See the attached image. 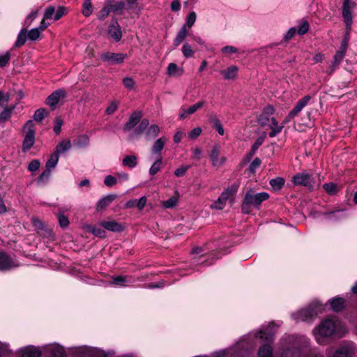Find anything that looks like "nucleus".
<instances>
[{
  "label": "nucleus",
  "instance_id": "f257e3e1",
  "mask_svg": "<svg viewBox=\"0 0 357 357\" xmlns=\"http://www.w3.org/2000/svg\"><path fill=\"white\" fill-rule=\"evenodd\" d=\"M282 357H323L321 355L303 356L306 349L303 347V341L301 337L295 335H289L281 341Z\"/></svg>",
  "mask_w": 357,
  "mask_h": 357
},
{
  "label": "nucleus",
  "instance_id": "f03ea898",
  "mask_svg": "<svg viewBox=\"0 0 357 357\" xmlns=\"http://www.w3.org/2000/svg\"><path fill=\"white\" fill-rule=\"evenodd\" d=\"M340 328V323L335 319H326L316 326L312 333L317 342L325 344L326 339L336 334Z\"/></svg>",
  "mask_w": 357,
  "mask_h": 357
},
{
  "label": "nucleus",
  "instance_id": "7ed1b4c3",
  "mask_svg": "<svg viewBox=\"0 0 357 357\" xmlns=\"http://www.w3.org/2000/svg\"><path fill=\"white\" fill-rule=\"evenodd\" d=\"M275 333V324L273 323L270 324L265 329H261L255 333L254 337L256 340L265 342V344L260 347L258 351L259 357H272L273 350L270 344L273 340Z\"/></svg>",
  "mask_w": 357,
  "mask_h": 357
},
{
  "label": "nucleus",
  "instance_id": "20e7f679",
  "mask_svg": "<svg viewBox=\"0 0 357 357\" xmlns=\"http://www.w3.org/2000/svg\"><path fill=\"white\" fill-rule=\"evenodd\" d=\"M324 308L318 303H312L307 307L303 308L293 314L296 321H312L318 314L322 313Z\"/></svg>",
  "mask_w": 357,
  "mask_h": 357
},
{
  "label": "nucleus",
  "instance_id": "39448f33",
  "mask_svg": "<svg viewBox=\"0 0 357 357\" xmlns=\"http://www.w3.org/2000/svg\"><path fill=\"white\" fill-rule=\"evenodd\" d=\"M357 347L352 342H343L333 351L328 349L327 357H355Z\"/></svg>",
  "mask_w": 357,
  "mask_h": 357
},
{
  "label": "nucleus",
  "instance_id": "423d86ee",
  "mask_svg": "<svg viewBox=\"0 0 357 357\" xmlns=\"http://www.w3.org/2000/svg\"><path fill=\"white\" fill-rule=\"evenodd\" d=\"M24 140L22 145L23 152L28 151L35 143L36 126L33 121L29 120L23 127Z\"/></svg>",
  "mask_w": 357,
  "mask_h": 357
},
{
  "label": "nucleus",
  "instance_id": "0eeeda50",
  "mask_svg": "<svg viewBox=\"0 0 357 357\" xmlns=\"http://www.w3.org/2000/svg\"><path fill=\"white\" fill-rule=\"evenodd\" d=\"M292 181L296 185H303L312 190L315 181L312 176L306 172L298 173L292 177Z\"/></svg>",
  "mask_w": 357,
  "mask_h": 357
},
{
  "label": "nucleus",
  "instance_id": "6e6552de",
  "mask_svg": "<svg viewBox=\"0 0 357 357\" xmlns=\"http://www.w3.org/2000/svg\"><path fill=\"white\" fill-rule=\"evenodd\" d=\"M127 57L126 54L110 52H104L100 54V59L102 61L108 62L112 65L121 64Z\"/></svg>",
  "mask_w": 357,
  "mask_h": 357
},
{
  "label": "nucleus",
  "instance_id": "1a4fd4ad",
  "mask_svg": "<svg viewBox=\"0 0 357 357\" xmlns=\"http://www.w3.org/2000/svg\"><path fill=\"white\" fill-rule=\"evenodd\" d=\"M311 99L310 96H305L303 98L300 99L294 107L289 112L288 115L285 117L284 120V123H287L289 122L292 119H294L296 116H297L299 112L302 110V109L306 106V105L309 102Z\"/></svg>",
  "mask_w": 357,
  "mask_h": 357
},
{
  "label": "nucleus",
  "instance_id": "9d476101",
  "mask_svg": "<svg viewBox=\"0 0 357 357\" xmlns=\"http://www.w3.org/2000/svg\"><path fill=\"white\" fill-rule=\"evenodd\" d=\"M354 3L351 0H344L342 6V17L348 31L350 30L352 24L351 10L354 8Z\"/></svg>",
  "mask_w": 357,
  "mask_h": 357
},
{
  "label": "nucleus",
  "instance_id": "9b49d317",
  "mask_svg": "<svg viewBox=\"0 0 357 357\" xmlns=\"http://www.w3.org/2000/svg\"><path fill=\"white\" fill-rule=\"evenodd\" d=\"M245 197L246 199V202L250 203L251 206H258L264 201L268 199L269 196L266 192H259L255 194L252 191H248L246 192Z\"/></svg>",
  "mask_w": 357,
  "mask_h": 357
},
{
  "label": "nucleus",
  "instance_id": "f8f14e48",
  "mask_svg": "<svg viewBox=\"0 0 357 357\" xmlns=\"http://www.w3.org/2000/svg\"><path fill=\"white\" fill-rule=\"evenodd\" d=\"M17 266L18 264L10 256L0 251V271H8Z\"/></svg>",
  "mask_w": 357,
  "mask_h": 357
},
{
  "label": "nucleus",
  "instance_id": "ddd939ff",
  "mask_svg": "<svg viewBox=\"0 0 357 357\" xmlns=\"http://www.w3.org/2000/svg\"><path fill=\"white\" fill-rule=\"evenodd\" d=\"M275 109L271 105L266 106L261 112V114L258 116L257 121L261 126H265L268 124L270 121H271V116L274 114Z\"/></svg>",
  "mask_w": 357,
  "mask_h": 357
},
{
  "label": "nucleus",
  "instance_id": "4468645a",
  "mask_svg": "<svg viewBox=\"0 0 357 357\" xmlns=\"http://www.w3.org/2000/svg\"><path fill=\"white\" fill-rule=\"evenodd\" d=\"M66 96V92L64 89H58L47 97L46 103L51 107H54L59 102V100L64 98Z\"/></svg>",
  "mask_w": 357,
  "mask_h": 357
},
{
  "label": "nucleus",
  "instance_id": "2eb2a0df",
  "mask_svg": "<svg viewBox=\"0 0 357 357\" xmlns=\"http://www.w3.org/2000/svg\"><path fill=\"white\" fill-rule=\"evenodd\" d=\"M142 112L139 111H135L130 116L128 121L124 125L123 130L125 132H128L134 128L137 123L139 122L142 118Z\"/></svg>",
  "mask_w": 357,
  "mask_h": 357
},
{
  "label": "nucleus",
  "instance_id": "dca6fc26",
  "mask_svg": "<svg viewBox=\"0 0 357 357\" xmlns=\"http://www.w3.org/2000/svg\"><path fill=\"white\" fill-rule=\"evenodd\" d=\"M220 148L219 144H215L211 150L210 158L213 166H220L226 160L225 157H222L220 160L219 159Z\"/></svg>",
  "mask_w": 357,
  "mask_h": 357
},
{
  "label": "nucleus",
  "instance_id": "f3484780",
  "mask_svg": "<svg viewBox=\"0 0 357 357\" xmlns=\"http://www.w3.org/2000/svg\"><path fill=\"white\" fill-rule=\"evenodd\" d=\"M108 33L116 41H119L121 40L122 37V32L116 19L112 20V23L109 26Z\"/></svg>",
  "mask_w": 357,
  "mask_h": 357
},
{
  "label": "nucleus",
  "instance_id": "a211bd4d",
  "mask_svg": "<svg viewBox=\"0 0 357 357\" xmlns=\"http://www.w3.org/2000/svg\"><path fill=\"white\" fill-rule=\"evenodd\" d=\"M100 225L104 229L114 232H121L124 229L123 226L115 220L102 221Z\"/></svg>",
  "mask_w": 357,
  "mask_h": 357
},
{
  "label": "nucleus",
  "instance_id": "6ab92c4d",
  "mask_svg": "<svg viewBox=\"0 0 357 357\" xmlns=\"http://www.w3.org/2000/svg\"><path fill=\"white\" fill-rule=\"evenodd\" d=\"M205 104V102L204 100L199 101L198 102L195 103L193 105H191L188 109H181V112L179 114V118L181 119H185L187 115L192 114H194L197 109L202 108Z\"/></svg>",
  "mask_w": 357,
  "mask_h": 357
},
{
  "label": "nucleus",
  "instance_id": "aec40b11",
  "mask_svg": "<svg viewBox=\"0 0 357 357\" xmlns=\"http://www.w3.org/2000/svg\"><path fill=\"white\" fill-rule=\"evenodd\" d=\"M47 351L51 357H66L64 349L58 344L48 346Z\"/></svg>",
  "mask_w": 357,
  "mask_h": 357
},
{
  "label": "nucleus",
  "instance_id": "412c9836",
  "mask_svg": "<svg viewBox=\"0 0 357 357\" xmlns=\"http://www.w3.org/2000/svg\"><path fill=\"white\" fill-rule=\"evenodd\" d=\"M116 198V195L112 194L105 196L102 199H100L97 203L96 210L98 211H100L108 206Z\"/></svg>",
  "mask_w": 357,
  "mask_h": 357
},
{
  "label": "nucleus",
  "instance_id": "4be33fe9",
  "mask_svg": "<svg viewBox=\"0 0 357 357\" xmlns=\"http://www.w3.org/2000/svg\"><path fill=\"white\" fill-rule=\"evenodd\" d=\"M238 68L236 66L232 65L225 70L220 71L221 75L225 79H234L237 75Z\"/></svg>",
  "mask_w": 357,
  "mask_h": 357
},
{
  "label": "nucleus",
  "instance_id": "5701e85b",
  "mask_svg": "<svg viewBox=\"0 0 357 357\" xmlns=\"http://www.w3.org/2000/svg\"><path fill=\"white\" fill-rule=\"evenodd\" d=\"M41 354V351L33 346L26 347L22 353V357H40Z\"/></svg>",
  "mask_w": 357,
  "mask_h": 357
},
{
  "label": "nucleus",
  "instance_id": "b1692460",
  "mask_svg": "<svg viewBox=\"0 0 357 357\" xmlns=\"http://www.w3.org/2000/svg\"><path fill=\"white\" fill-rule=\"evenodd\" d=\"M111 13L121 14L125 8V3L123 1H115L114 0H107Z\"/></svg>",
  "mask_w": 357,
  "mask_h": 357
},
{
  "label": "nucleus",
  "instance_id": "393cba45",
  "mask_svg": "<svg viewBox=\"0 0 357 357\" xmlns=\"http://www.w3.org/2000/svg\"><path fill=\"white\" fill-rule=\"evenodd\" d=\"M331 306L333 311L340 312L345 307V300L340 297H336L331 300Z\"/></svg>",
  "mask_w": 357,
  "mask_h": 357
},
{
  "label": "nucleus",
  "instance_id": "a878e982",
  "mask_svg": "<svg viewBox=\"0 0 357 357\" xmlns=\"http://www.w3.org/2000/svg\"><path fill=\"white\" fill-rule=\"evenodd\" d=\"M2 108L3 110L1 112H0V123H5L10 119L13 111L15 109V106L11 105L10 107H4Z\"/></svg>",
  "mask_w": 357,
  "mask_h": 357
},
{
  "label": "nucleus",
  "instance_id": "bb28decb",
  "mask_svg": "<svg viewBox=\"0 0 357 357\" xmlns=\"http://www.w3.org/2000/svg\"><path fill=\"white\" fill-rule=\"evenodd\" d=\"M72 146L71 142L70 139H65L62 140L56 148L54 153H57V155H59L61 153H63L68 150H69Z\"/></svg>",
  "mask_w": 357,
  "mask_h": 357
},
{
  "label": "nucleus",
  "instance_id": "cd10ccee",
  "mask_svg": "<svg viewBox=\"0 0 357 357\" xmlns=\"http://www.w3.org/2000/svg\"><path fill=\"white\" fill-rule=\"evenodd\" d=\"M346 55V52L341 50H337L333 56V61H331L332 70H334L342 62Z\"/></svg>",
  "mask_w": 357,
  "mask_h": 357
},
{
  "label": "nucleus",
  "instance_id": "c85d7f7f",
  "mask_svg": "<svg viewBox=\"0 0 357 357\" xmlns=\"http://www.w3.org/2000/svg\"><path fill=\"white\" fill-rule=\"evenodd\" d=\"M238 188V185L234 183L231 185L230 187H229L227 189H226L225 191H223L220 197L222 199H224L225 202H227V200L231 197L233 195H234Z\"/></svg>",
  "mask_w": 357,
  "mask_h": 357
},
{
  "label": "nucleus",
  "instance_id": "c756f323",
  "mask_svg": "<svg viewBox=\"0 0 357 357\" xmlns=\"http://www.w3.org/2000/svg\"><path fill=\"white\" fill-rule=\"evenodd\" d=\"M167 139L166 137H160L158 139L152 147V152L154 154H160L161 151L164 148V146L165 143L167 142Z\"/></svg>",
  "mask_w": 357,
  "mask_h": 357
},
{
  "label": "nucleus",
  "instance_id": "7c9ffc66",
  "mask_svg": "<svg viewBox=\"0 0 357 357\" xmlns=\"http://www.w3.org/2000/svg\"><path fill=\"white\" fill-rule=\"evenodd\" d=\"M209 121L212 126L217 130L218 132L220 135H224V128L222 126V123L215 114H211L210 116Z\"/></svg>",
  "mask_w": 357,
  "mask_h": 357
},
{
  "label": "nucleus",
  "instance_id": "2f4dec72",
  "mask_svg": "<svg viewBox=\"0 0 357 357\" xmlns=\"http://www.w3.org/2000/svg\"><path fill=\"white\" fill-rule=\"evenodd\" d=\"M89 144V138L86 135H79L74 140V145L79 149L85 148Z\"/></svg>",
  "mask_w": 357,
  "mask_h": 357
},
{
  "label": "nucleus",
  "instance_id": "473e14b6",
  "mask_svg": "<svg viewBox=\"0 0 357 357\" xmlns=\"http://www.w3.org/2000/svg\"><path fill=\"white\" fill-rule=\"evenodd\" d=\"M187 36V30L186 25H183L180 31H178L176 37L174 40V45L175 47H178L186 38Z\"/></svg>",
  "mask_w": 357,
  "mask_h": 357
},
{
  "label": "nucleus",
  "instance_id": "72a5a7b5",
  "mask_svg": "<svg viewBox=\"0 0 357 357\" xmlns=\"http://www.w3.org/2000/svg\"><path fill=\"white\" fill-rule=\"evenodd\" d=\"M323 188L328 194L331 195L337 194L340 190V187L333 182L324 183L323 185Z\"/></svg>",
  "mask_w": 357,
  "mask_h": 357
},
{
  "label": "nucleus",
  "instance_id": "f704fd0d",
  "mask_svg": "<svg viewBox=\"0 0 357 357\" xmlns=\"http://www.w3.org/2000/svg\"><path fill=\"white\" fill-rule=\"evenodd\" d=\"M160 128L158 127V126L155 124H152L148 127L147 130L146 132V137L149 139L155 138L158 136Z\"/></svg>",
  "mask_w": 357,
  "mask_h": 357
},
{
  "label": "nucleus",
  "instance_id": "c9c22d12",
  "mask_svg": "<svg viewBox=\"0 0 357 357\" xmlns=\"http://www.w3.org/2000/svg\"><path fill=\"white\" fill-rule=\"evenodd\" d=\"M132 281V278L129 276L119 275L113 278L112 284L118 286H124L125 283L131 282Z\"/></svg>",
  "mask_w": 357,
  "mask_h": 357
},
{
  "label": "nucleus",
  "instance_id": "e433bc0d",
  "mask_svg": "<svg viewBox=\"0 0 357 357\" xmlns=\"http://www.w3.org/2000/svg\"><path fill=\"white\" fill-rule=\"evenodd\" d=\"M183 73V70L178 69L177 65L174 63H170L167 67V74L169 76L176 77L180 76Z\"/></svg>",
  "mask_w": 357,
  "mask_h": 357
},
{
  "label": "nucleus",
  "instance_id": "4c0bfd02",
  "mask_svg": "<svg viewBox=\"0 0 357 357\" xmlns=\"http://www.w3.org/2000/svg\"><path fill=\"white\" fill-rule=\"evenodd\" d=\"M137 160L135 155H127L123 159L122 164L125 167L133 168L137 165Z\"/></svg>",
  "mask_w": 357,
  "mask_h": 357
},
{
  "label": "nucleus",
  "instance_id": "58836bf2",
  "mask_svg": "<svg viewBox=\"0 0 357 357\" xmlns=\"http://www.w3.org/2000/svg\"><path fill=\"white\" fill-rule=\"evenodd\" d=\"M149 126V121L147 119H144L140 121L139 125L135 128L134 130L135 135H141L145 130H147V128Z\"/></svg>",
  "mask_w": 357,
  "mask_h": 357
},
{
  "label": "nucleus",
  "instance_id": "ea45409f",
  "mask_svg": "<svg viewBox=\"0 0 357 357\" xmlns=\"http://www.w3.org/2000/svg\"><path fill=\"white\" fill-rule=\"evenodd\" d=\"M59 156L57 155V153H53L50 155V158L47 160L46 163V168L48 169H52L54 168L59 161Z\"/></svg>",
  "mask_w": 357,
  "mask_h": 357
},
{
  "label": "nucleus",
  "instance_id": "a19ab883",
  "mask_svg": "<svg viewBox=\"0 0 357 357\" xmlns=\"http://www.w3.org/2000/svg\"><path fill=\"white\" fill-rule=\"evenodd\" d=\"M87 230L92 233L94 236H98L99 238H105L106 236V232L104 229L98 227H95L93 226H88Z\"/></svg>",
  "mask_w": 357,
  "mask_h": 357
},
{
  "label": "nucleus",
  "instance_id": "79ce46f5",
  "mask_svg": "<svg viewBox=\"0 0 357 357\" xmlns=\"http://www.w3.org/2000/svg\"><path fill=\"white\" fill-rule=\"evenodd\" d=\"M110 13V8L107 0L105 2L102 8L100 10L99 13L98 18L101 20H103L108 17Z\"/></svg>",
  "mask_w": 357,
  "mask_h": 357
},
{
  "label": "nucleus",
  "instance_id": "37998d69",
  "mask_svg": "<svg viewBox=\"0 0 357 357\" xmlns=\"http://www.w3.org/2000/svg\"><path fill=\"white\" fill-rule=\"evenodd\" d=\"M161 166H162V158L159 157L151 167V168L149 169L150 174L155 175V174H157L161 169Z\"/></svg>",
  "mask_w": 357,
  "mask_h": 357
},
{
  "label": "nucleus",
  "instance_id": "c03bdc74",
  "mask_svg": "<svg viewBox=\"0 0 357 357\" xmlns=\"http://www.w3.org/2000/svg\"><path fill=\"white\" fill-rule=\"evenodd\" d=\"M26 31L25 29L21 30L15 42V47H20L23 45L26 42Z\"/></svg>",
  "mask_w": 357,
  "mask_h": 357
},
{
  "label": "nucleus",
  "instance_id": "a18cd8bd",
  "mask_svg": "<svg viewBox=\"0 0 357 357\" xmlns=\"http://www.w3.org/2000/svg\"><path fill=\"white\" fill-rule=\"evenodd\" d=\"M92 13V4L90 0H85L82 6V14L89 17Z\"/></svg>",
  "mask_w": 357,
  "mask_h": 357
},
{
  "label": "nucleus",
  "instance_id": "49530a36",
  "mask_svg": "<svg viewBox=\"0 0 357 357\" xmlns=\"http://www.w3.org/2000/svg\"><path fill=\"white\" fill-rule=\"evenodd\" d=\"M269 183L273 188L279 190L284 185V180L280 177H278L275 179H271Z\"/></svg>",
  "mask_w": 357,
  "mask_h": 357
},
{
  "label": "nucleus",
  "instance_id": "de8ad7c7",
  "mask_svg": "<svg viewBox=\"0 0 357 357\" xmlns=\"http://www.w3.org/2000/svg\"><path fill=\"white\" fill-rule=\"evenodd\" d=\"M47 114V112L45 108H40L35 112L33 119L36 121L40 122Z\"/></svg>",
  "mask_w": 357,
  "mask_h": 357
},
{
  "label": "nucleus",
  "instance_id": "09e8293b",
  "mask_svg": "<svg viewBox=\"0 0 357 357\" xmlns=\"http://www.w3.org/2000/svg\"><path fill=\"white\" fill-rule=\"evenodd\" d=\"M178 203V198L175 196L170 197L168 200L162 202V206L165 208H172Z\"/></svg>",
  "mask_w": 357,
  "mask_h": 357
},
{
  "label": "nucleus",
  "instance_id": "8fccbe9b",
  "mask_svg": "<svg viewBox=\"0 0 357 357\" xmlns=\"http://www.w3.org/2000/svg\"><path fill=\"white\" fill-rule=\"evenodd\" d=\"M10 100V96L8 93H4L0 91V107H8V103Z\"/></svg>",
  "mask_w": 357,
  "mask_h": 357
},
{
  "label": "nucleus",
  "instance_id": "3c124183",
  "mask_svg": "<svg viewBox=\"0 0 357 357\" xmlns=\"http://www.w3.org/2000/svg\"><path fill=\"white\" fill-rule=\"evenodd\" d=\"M265 139V136H261L259 138L256 139L254 144L252 146L250 155H253L256 151L258 149V148L263 144Z\"/></svg>",
  "mask_w": 357,
  "mask_h": 357
},
{
  "label": "nucleus",
  "instance_id": "603ef678",
  "mask_svg": "<svg viewBox=\"0 0 357 357\" xmlns=\"http://www.w3.org/2000/svg\"><path fill=\"white\" fill-rule=\"evenodd\" d=\"M191 167L190 165H181L174 172V175L177 177H181L185 175L186 172Z\"/></svg>",
  "mask_w": 357,
  "mask_h": 357
},
{
  "label": "nucleus",
  "instance_id": "864d4df0",
  "mask_svg": "<svg viewBox=\"0 0 357 357\" xmlns=\"http://www.w3.org/2000/svg\"><path fill=\"white\" fill-rule=\"evenodd\" d=\"M182 52L184 56L186 58H190L194 54V51L192 50L191 46L188 43H185L183 45Z\"/></svg>",
  "mask_w": 357,
  "mask_h": 357
},
{
  "label": "nucleus",
  "instance_id": "5fc2aeb1",
  "mask_svg": "<svg viewBox=\"0 0 357 357\" xmlns=\"http://www.w3.org/2000/svg\"><path fill=\"white\" fill-rule=\"evenodd\" d=\"M85 357H107V356L103 351L95 349L86 354Z\"/></svg>",
  "mask_w": 357,
  "mask_h": 357
},
{
  "label": "nucleus",
  "instance_id": "6e6d98bb",
  "mask_svg": "<svg viewBox=\"0 0 357 357\" xmlns=\"http://www.w3.org/2000/svg\"><path fill=\"white\" fill-rule=\"evenodd\" d=\"M40 35V31L38 28L32 29L27 34V37L31 40H37Z\"/></svg>",
  "mask_w": 357,
  "mask_h": 357
},
{
  "label": "nucleus",
  "instance_id": "4d7b16f0",
  "mask_svg": "<svg viewBox=\"0 0 357 357\" xmlns=\"http://www.w3.org/2000/svg\"><path fill=\"white\" fill-rule=\"evenodd\" d=\"M56 10L53 6H48L44 13V20L54 19Z\"/></svg>",
  "mask_w": 357,
  "mask_h": 357
},
{
  "label": "nucleus",
  "instance_id": "13d9d810",
  "mask_svg": "<svg viewBox=\"0 0 357 357\" xmlns=\"http://www.w3.org/2000/svg\"><path fill=\"white\" fill-rule=\"evenodd\" d=\"M58 220H59L60 226L62 228H66L69 225L68 218L61 213H59L58 214Z\"/></svg>",
  "mask_w": 357,
  "mask_h": 357
},
{
  "label": "nucleus",
  "instance_id": "bf43d9fd",
  "mask_svg": "<svg viewBox=\"0 0 357 357\" xmlns=\"http://www.w3.org/2000/svg\"><path fill=\"white\" fill-rule=\"evenodd\" d=\"M261 162L259 158H256L250 165L248 170L250 173H255V170L260 166Z\"/></svg>",
  "mask_w": 357,
  "mask_h": 357
},
{
  "label": "nucleus",
  "instance_id": "052dcab7",
  "mask_svg": "<svg viewBox=\"0 0 357 357\" xmlns=\"http://www.w3.org/2000/svg\"><path fill=\"white\" fill-rule=\"evenodd\" d=\"M67 13V9L65 7L59 6L56 10L54 16V20L57 21L61 18Z\"/></svg>",
  "mask_w": 357,
  "mask_h": 357
},
{
  "label": "nucleus",
  "instance_id": "680f3d73",
  "mask_svg": "<svg viewBox=\"0 0 357 357\" xmlns=\"http://www.w3.org/2000/svg\"><path fill=\"white\" fill-rule=\"evenodd\" d=\"M225 203L226 202H225L224 199H222L221 197H219L218 199L211 205V208L221 210L225 207Z\"/></svg>",
  "mask_w": 357,
  "mask_h": 357
},
{
  "label": "nucleus",
  "instance_id": "e2e57ef3",
  "mask_svg": "<svg viewBox=\"0 0 357 357\" xmlns=\"http://www.w3.org/2000/svg\"><path fill=\"white\" fill-rule=\"evenodd\" d=\"M118 103L116 101H112L109 103V106L107 107L105 110V113L107 115H111L117 109Z\"/></svg>",
  "mask_w": 357,
  "mask_h": 357
},
{
  "label": "nucleus",
  "instance_id": "0e129e2a",
  "mask_svg": "<svg viewBox=\"0 0 357 357\" xmlns=\"http://www.w3.org/2000/svg\"><path fill=\"white\" fill-rule=\"evenodd\" d=\"M309 30V24L307 21H303L302 23L299 25L298 33L300 35L305 34Z\"/></svg>",
  "mask_w": 357,
  "mask_h": 357
},
{
  "label": "nucleus",
  "instance_id": "69168bd1",
  "mask_svg": "<svg viewBox=\"0 0 357 357\" xmlns=\"http://www.w3.org/2000/svg\"><path fill=\"white\" fill-rule=\"evenodd\" d=\"M116 183H117V179L111 175L107 176L104 181L105 185L108 187H112V186L114 185Z\"/></svg>",
  "mask_w": 357,
  "mask_h": 357
},
{
  "label": "nucleus",
  "instance_id": "338daca9",
  "mask_svg": "<svg viewBox=\"0 0 357 357\" xmlns=\"http://www.w3.org/2000/svg\"><path fill=\"white\" fill-rule=\"evenodd\" d=\"M10 59V54L9 52H6L3 55L0 56V67L6 66L9 62Z\"/></svg>",
  "mask_w": 357,
  "mask_h": 357
},
{
  "label": "nucleus",
  "instance_id": "774afa93",
  "mask_svg": "<svg viewBox=\"0 0 357 357\" xmlns=\"http://www.w3.org/2000/svg\"><path fill=\"white\" fill-rule=\"evenodd\" d=\"M51 170L46 168V169L38 177V182H45L50 176Z\"/></svg>",
  "mask_w": 357,
  "mask_h": 357
}]
</instances>
